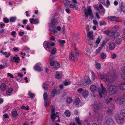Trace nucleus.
<instances>
[{"mask_svg":"<svg viewBox=\"0 0 125 125\" xmlns=\"http://www.w3.org/2000/svg\"><path fill=\"white\" fill-rule=\"evenodd\" d=\"M122 39L120 38H117L116 40V43L118 44H120L122 42Z\"/></svg>","mask_w":125,"mask_h":125,"instance_id":"79ce46f5","label":"nucleus"},{"mask_svg":"<svg viewBox=\"0 0 125 125\" xmlns=\"http://www.w3.org/2000/svg\"><path fill=\"white\" fill-rule=\"evenodd\" d=\"M105 123L108 125H113L114 122L113 120L110 118H108L105 121Z\"/></svg>","mask_w":125,"mask_h":125,"instance_id":"dca6fc26","label":"nucleus"},{"mask_svg":"<svg viewBox=\"0 0 125 125\" xmlns=\"http://www.w3.org/2000/svg\"><path fill=\"white\" fill-rule=\"evenodd\" d=\"M56 93L57 90L55 89H54L52 91L50 95L51 97L52 98H53L54 97L56 94Z\"/></svg>","mask_w":125,"mask_h":125,"instance_id":"393cba45","label":"nucleus"},{"mask_svg":"<svg viewBox=\"0 0 125 125\" xmlns=\"http://www.w3.org/2000/svg\"><path fill=\"white\" fill-rule=\"evenodd\" d=\"M65 115L67 116H69L71 115L70 112L68 110H66L64 112Z\"/></svg>","mask_w":125,"mask_h":125,"instance_id":"58836bf2","label":"nucleus"},{"mask_svg":"<svg viewBox=\"0 0 125 125\" xmlns=\"http://www.w3.org/2000/svg\"><path fill=\"white\" fill-rule=\"evenodd\" d=\"M93 32L92 31H88L87 32V36L90 39H93Z\"/></svg>","mask_w":125,"mask_h":125,"instance_id":"cd10ccee","label":"nucleus"},{"mask_svg":"<svg viewBox=\"0 0 125 125\" xmlns=\"http://www.w3.org/2000/svg\"><path fill=\"white\" fill-rule=\"evenodd\" d=\"M50 108L51 109L52 114L51 115V119L54 120L56 117H57L58 116V115L57 114H58V113L56 112L55 113V110L53 106H51Z\"/></svg>","mask_w":125,"mask_h":125,"instance_id":"20e7f679","label":"nucleus"},{"mask_svg":"<svg viewBox=\"0 0 125 125\" xmlns=\"http://www.w3.org/2000/svg\"><path fill=\"white\" fill-rule=\"evenodd\" d=\"M69 57L70 60L71 61H74L75 57L74 55L72 53H71L70 54Z\"/></svg>","mask_w":125,"mask_h":125,"instance_id":"c85d7f7f","label":"nucleus"},{"mask_svg":"<svg viewBox=\"0 0 125 125\" xmlns=\"http://www.w3.org/2000/svg\"><path fill=\"white\" fill-rule=\"evenodd\" d=\"M28 94L31 98H33L35 96L34 94L32 93L30 91L29 92Z\"/></svg>","mask_w":125,"mask_h":125,"instance_id":"c03bdc74","label":"nucleus"},{"mask_svg":"<svg viewBox=\"0 0 125 125\" xmlns=\"http://www.w3.org/2000/svg\"><path fill=\"white\" fill-rule=\"evenodd\" d=\"M105 7L108 8L109 6L110 5V2L109 0H107L106 3H105V5H104Z\"/></svg>","mask_w":125,"mask_h":125,"instance_id":"09e8293b","label":"nucleus"},{"mask_svg":"<svg viewBox=\"0 0 125 125\" xmlns=\"http://www.w3.org/2000/svg\"><path fill=\"white\" fill-rule=\"evenodd\" d=\"M83 91V89L81 88L78 89L77 90V91L78 93H81Z\"/></svg>","mask_w":125,"mask_h":125,"instance_id":"774afa93","label":"nucleus"},{"mask_svg":"<svg viewBox=\"0 0 125 125\" xmlns=\"http://www.w3.org/2000/svg\"><path fill=\"white\" fill-rule=\"evenodd\" d=\"M85 16L87 17L88 15H90L92 13L91 7L89 6L84 10Z\"/></svg>","mask_w":125,"mask_h":125,"instance_id":"9b49d317","label":"nucleus"},{"mask_svg":"<svg viewBox=\"0 0 125 125\" xmlns=\"http://www.w3.org/2000/svg\"><path fill=\"white\" fill-rule=\"evenodd\" d=\"M118 18V17L113 16H110L108 17L107 19L108 20L111 21H114L117 20Z\"/></svg>","mask_w":125,"mask_h":125,"instance_id":"f3484780","label":"nucleus"},{"mask_svg":"<svg viewBox=\"0 0 125 125\" xmlns=\"http://www.w3.org/2000/svg\"><path fill=\"white\" fill-rule=\"evenodd\" d=\"M30 49L28 47H25L24 49V50L26 52H30Z\"/></svg>","mask_w":125,"mask_h":125,"instance_id":"bf43d9fd","label":"nucleus"},{"mask_svg":"<svg viewBox=\"0 0 125 125\" xmlns=\"http://www.w3.org/2000/svg\"><path fill=\"white\" fill-rule=\"evenodd\" d=\"M115 118L116 120V122L117 124L121 125L123 124V118L120 117L118 115H116Z\"/></svg>","mask_w":125,"mask_h":125,"instance_id":"0eeeda50","label":"nucleus"},{"mask_svg":"<svg viewBox=\"0 0 125 125\" xmlns=\"http://www.w3.org/2000/svg\"><path fill=\"white\" fill-rule=\"evenodd\" d=\"M91 82L90 78L87 76H86L84 79H82L81 82V84L82 85H87Z\"/></svg>","mask_w":125,"mask_h":125,"instance_id":"7ed1b4c3","label":"nucleus"},{"mask_svg":"<svg viewBox=\"0 0 125 125\" xmlns=\"http://www.w3.org/2000/svg\"><path fill=\"white\" fill-rule=\"evenodd\" d=\"M122 70L123 73L121 76L122 78L125 79V66L123 67L122 68Z\"/></svg>","mask_w":125,"mask_h":125,"instance_id":"a878e982","label":"nucleus"},{"mask_svg":"<svg viewBox=\"0 0 125 125\" xmlns=\"http://www.w3.org/2000/svg\"><path fill=\"white\" fill-rule=\"evenodd\" d=\"M99 8L101 9H102V12L104 13L105 12V10L103 8V7L102 5L101 4H100L99 5Z\"/></svg>","mask_w":125,"mask_h":125,"instance_id":"603ef678","label":"nucleus"},{"mask_svg":"<svg viewBox=\"0 0 125 125\" xmlns=\"http://www.w3.org/2000/svg\"><path fill=\"white\" fill-rule=\"evenodd\" d=\"M34 22L36 24H38L39 23V21L38 19H34V18H32L30 20V22L31 24H34L33 22Z\"/></svg>","mask_w":125,"mask_h":125,"instance_id":"4be33fe9","label":"nucleus"},{"mask_svg":"<svg viewBox=\"0 0 125 125\" xmlns=\"http://www.w3.org/2000/svg\"><path fill=\"white\" fill-rule=\"evenodd\" d=\"M99 117L98 119V123H100L102 120V116L101 115H99Z\"/></svg>","mask_w":125,"mask_h":125,"instance_id":"e2e57ef3","label":"nucleus"},{"mask_svg":"<svg viewBox=\"0 0 125 125\" xmlns=\"http://www.w3.org/2000/svg\"><path fill=\"white\" fill-rule=\"evenodd\" d=\"M91 72L92 75V79L93 80H94L95 78V74L93 71H91Z\"/></svg>","mask_w":125,"mask_h":125,"instance_id":"8fccbe9b","label":"nucleus"},{"mask_svg":"<svg viewBox=\"0 0 125 125\" xmlns=\"http://www.w3.org/2000/svg\"><path fill=\"white\" fill-rule=\"evenodd\" d=\"M100 36H98V38L96 39V43L97 44L99 43L100 42L101 40L100 38Z\"/></svg>","mask_w":125,"mask_h":125,"instance_id":"052dcab7","label":"nucleus"},{"mask_svg":"<svg viewBox=\"0 0 125 125\" xmlns=\"http://www.w3.org/2000/svg\"><path fill=\"white\" fill-rule=\"evenodd\" d=\"M113 70L110 71L108 72L107 75H102L100 76V79L103 80L104 82H107L108 83H111L115 79V75Z\"/></svg>","mask_w":125,"mask_h":125,"instance_id":"f257e3e1","label":"nucleus"},{"mask_svg":"<svg viewBox=\"0 0 125 125\" xmlns=\"http://www.w3.org/2000/svg\"><path fill=\"white\" fill-rule=\"evenodd\" d=\"M66 101L68 103H70L72 102V100L71 98H67Z\"/></svg>","mask_w":125,"mask_h":125,"instance_id":"680f3d73","label":"nucleus"},{"mask_svg":"<svg viewBox=\"0 0 125 125\" xmlns=\"http://www.w3.org/2000/svg\"><path fill=\"white\" fill-rule=\"evenodd\" d=\"M63 2L65 7H67L70 3V1L68 0H64Z\"/></svg>","mask_w":125,"mask_h":125,"instance_id":"72a5a7b5","label":"nucleus"},{"mask_svg":"<svg viewBox=\"0 0 125 125\" xmlns=\"http://www.w3.org/2000/svg\"><path fill=\"white\" fill-rule=\"evenodd\" d=\"M3 21L5 23H7L9 22V20L7 18L5 17L3 19Z\"/></svg>","mask_w":125,"mask_h":125,"instance_id":"13d9d810","label":"nucleus"},{"mask_svg":"<svg viewBox=\"0 0 125 125\" xmlns=\"http://www.w3.org/2000/svg\"><path fill=\"white\" fill-rule=\"evenodd\" d=\"M113 100V99L112 98H108L106 100L107 103L108 104V106L109 107V108L107 111V112L110 115H111L112 114V110H113V107L112 106H110L111 105L110 104H109L110 102H109V101H112Z\"/></svg>","mask_w":125,"mask_h":125,"instance_id":"6e6552de","label":"nucleus"},{"mask_svg":"<svg viewBox=\"0 0 125 125\" xmlns=\"http://www.w3.org/2000/svg\"><path fill=\"white\" fill-rule=\"evenodd\" d=\"M13 90L12 88H10L7 89L6 91V93L8 95H10L12 94V92Z\"/></svg>","mask_w":125,"mask_h":125,"instance_id":"a211bd4d","label":"nucleus"},{"mask_svg":"<svg viewBox=\"0 0 125 125\" xmlns=\"http://www.w3.org/2000/svg\"><path fill=\"white\" fill-rule=\"evenodd\" d=\"M120 114L123 116L125 117V110L124 109L121 110V111Z\"/></svg>","mask_w":125,"mask_h":125,"instance_id":"de8ad7c7","label":"nucleus"},{"mask_svg":"<svg viewBox=\"0 0 125 125\" xmlns=\"http://www.w3.org/2000/svg\"><path fill=\"white\" fill-rule=\"evenodd\" d=\"M61 30V28L60 27L58 26L56 27H55L52 29L51 31L54 33L55 34H56V35H59L60 33L58 32V31H60Z\"/></svg>","mask_w":125,"mask_h":125,"instance_id":"ddd939ff","label":"nucleus"},{"mask_svg":"<svg viewBox=\"0 0 125 125\" xmlns=\"http://www.w3.org/2000/svg\"><path fill=\"white\" fill-rule=\"evenodd\" d=\"M99 24L100 26H102L105 25L106 24V23L105 21L102 20L100 21Z\"/></svg>","mask_w":125,"mask_h":125,"instance_id":"5fc2aeb1","label":"nucleus"},{"mask_svg":"<svg viewBox=\"0 0 125 125\" xmlns=\"http://www.w3.org/2000/svg\"><path fill=\"white\" fill-rule=\"evenodd\" d=\"M69 7L72 8H75L76 10L78 9V7L76 6L73 3L70 4L69 5Z\"/></svg>","mask_w":125,"mask_h":125,"instance_id":"4c0bfd02","label":"nucleus"},{"mask_svg":"<svg viewBox=\"0 0 125 125\" xmlns=\"http://www.w3.org/2000/svg\"><path fill=\"white\" fill-rule=\"evenodd\" d=\"M88 91L87 90H86L83 92L82 94V95L83 97L86 98L88 96Z\"/></svg>","mask_w":125,"mask_h":125,"instance_id":"7c9ffc66","label":"nucleus"},{"mask_svg":"<svg viewBox=\"0 0 125 125\" xmlns=\"http://www.w3.org/2000/svg\"><path fill=\"white\" fill-rule=\"evenodd\" d=\"M101 89L99 90V92L100 97L102 98L103 96L106 94L107 91L105 88L103 87V85L102 84H101Z\"/></svg>","mask_w":125,"mask_h":125,"instance_id":"39448f33","label":"nucleus"},{"mask_svg":"<svg viewBox=\"0 0 125 125\" xmlns=\"http://www.w3.org/2000/svg\"><path fill=\"white\" fill-rule=\"evenodd\" d=\"M56 48L55 47H53L52 50H51L50 52H51V54L52 55H54L56 53Z\"/></svg>","mask_w":125,"mask_h":125,"instance_id":"2f4dec72","label":"nucleus"},{"mask_svg":"<svg viewBox=\"0 0 125 125\" xmlns=\"http://www.w3.org/2000/svg\"><path fill=\"white\" fill-rule=\"evenodd\" d=\"M75 121L79 125H81V123L80 121V119L79 117H76L75 119Z\"/></svg>","mask_w":125,"mask_h":125,"instance_id":"49530a36","label":"nucleus"},{"mask_svg":"<svg viewBox=\"0 0 125 125\" xmlns=\"http://www.w3.org/2000/svg\"><path fill=\"white\" fill-rule=\"evenodd\" d=\"M74 103L77 106L79 107L82 105V103L81 102L79 99L78 97L75 98Z\"/></svg>","mask_w":125,"mask_h":125,"instance_id":"4468645a","label":"nucleus"},{"mask_svg":"<svg viewBox=\"0 0 125 125\" xmlns=\"http://www.w3.org/2000/svg\"><path fill=\"white\" fill-rule=\"evenodd\" d=\"M95 66L96 68L100 69L101 68V65L99 63H96L95 64Z\"/></svg>","mask_w":125,"mask_h":125,"instance_id":"a18cd8bd","label":"nucleus"},{"mask_svg":"<svg viewBox=\"0 0 125 125\" xmlns=\"http://www.w3.org/2000/svg\"><path fill=\"white\" fill-rule=\"evenodd\" d=\"M71 83V82L70 81L68 80V81H66L64 82V84L65 86H66L70 85Z\"/></svg>","mask_w":125,"mask_h":125,"instance_id":"a19ab883","label":"nucleus"},{"mask_svg":"<svg viewBox=\"0 0 125 125\" xmlns=\"http://www.w3.org/2000/svg\"><path fill=\"white\" fill-rule=\"evenodd\" d=\"M43 96L44 100H46L47 97V93L46 92H45L43 94Z\"/></svg>","mask_w":125,"mask_h":125,"instance_id":"6e6d98bb","label":"nucleus"},{"mask_svg":"<svg viewBox=\"0 0 125 125\" xmlns=\"http://www.w3.org/2000/svg\"><path fill=\"white\" fill-rule=\"evenodd\" d=\"M55 43L54 42H50L48 41H45L43 43V46L47 51L50 52L52 47L54 46Z\"/></svg>","mask_w":125,"mask_h":125,"instance_id":"f03ea898","label":"nucleus"},{"mask_svg":"<svg viewBox=\"0 0 125 125\" xmlns=\"http://www.w3.org/2000/svg\"><path fill=\"white\" fill-rule=\"evenodd\" d=\"M109 49L111 50H113L115 48V44L113 42H111L109 44Z\"/></svg>","mask_w":125,"mask_h":125,"instance_id":"6ab92c4d","label":"nucleus"},{"mask_svg":"<svg viewBox=\"0 0 125 125\" xmlns=\"http://www.w3.org/2000/svg\"><path fill=\"white\" fill-rule=\"evenodd\" d=\"M101 58L102 59H105L107 56L106 54L105 53L102 52L101 53L100 55Z\"/></svg>","mask_w":125,"mask_h":125,"instance_id":"c9c22d12","label":"nucleus"},{"mask_svg":"<svg viewBox=\"0 0 125 125\" xmlns=\"http://www.w3.org/2000/svg\"><path fill=\"white\" fill-rule=\"evenodd\" d=\"M50 64L51 66H53L54 69L56 70L60 66V64L57 62L54 61L53 60L50 61Z\"/></svg>","mask_w":125,"mask_h":125,"instance_id":"1a4fd4ad","label":"nucleus"},{"mask_svg":"<svg viewBox=\"0 0 125 125\" xmlns=\"http://www.w3.org/2000/svg\"><path fill=\"white\" fill-rule=\"evenodd\" d=\"M29 107L27 105L26 107L24 105L22 106L21 107V109L23 110H29Z\"/></svg>","mask_w":125,"mask_h":125,"instance_id":"3c124183","label":"nucleus"},{"mask_svg":"<svg viewBox=\"0 0 125 125\" xmlns=\"http://www.w3.org/2000/svg\"><path fill=\"white\" fill-rule=\"evenodd\" d=\"M58 42L60 44L61 46H63V45L65 43V41L64 40H62L61 39L59 40L58 41Z\"/></svg>","mask_w":125,"mask_h":125,"instance_id":"e433bc0d","label":"nucleus"},{"mask_svg":"<svg viewBox=\"0 0 125 125\" xmlns=\"http://www.w3.org/2000/svg\"><path fill=\"white\" fill-rule=\"evenodd\" d=\"M17 18L16 17H12L10 18V21L11 22H14L16 20Z\"/></svg>","mask_w":125,"mask_h":125,"instance_id":"37998d69","label":"nucleus"},{"mask_svg":"<svg viewBox=\"0 0 125 125\" xmlns=\"http://www.w3.org/2000/svg\"><path fill=\"white\" fill-rule=\"evenodd\" d=\"M16 33V32L15 31H13L11 32V35L13 36L14 37H16L15 34Z\"/></svg>","mask_w":125,"mask_h":125,"instance_id":"69168bd1","label":"nucleus"},{"mask_svg":"<svg viewBox=\"0 0 125 125\" xmlns=\"http://www.w3.org/2000/svg\"><path fill=\"white\" fill-rule=\"evenodd\" d=\"M120 88L122 90H124L125 89V83H122L121 85Z\"/></svg>","mask_w":125,"mask_h":125,"instance_id":"ea45409f","label":"nucleus"},{"mask_svg":"<svg viewBox=\"0 0 125 125\" xmlns=\"http://www.w3.org/2000/svg\"><path fill=\"white\" fill-rule=\"evenodd\" d=\"M114 101L117 103H119L121 105H123L125 104V100L123 98H118L117 97H115Z\"/></svg>","mask_w":125,"mask_h":125,"instance_id":"423d86ee","label":"nucleus"},{"mask_svg":"<svg viewBox=\"0 0 125 125\" xmlns=\"http://www.w3.org/2000/svg\"><path fill=\"white\" fill-rule=\"evenodd\" d=\"M56 20L55 19H53L51 23L49 24V26L50 28H52L54 27L55 24L56 23Z\"/></svg>","mask_w":125,"mask_h":125,"instance_id":"aec40b11","label":"nucleus"},{"mask_svg":"<svg viewBox=\"0 0 125 125\" xmlns=\"http://www.w3.org/2000/svg\"><path fill=\"white\" fill-rule=\"evenodd\" d=\"M11 115L12 116L14 117H16L18 116V113L16 111H13L11 112Z\"/></svg>","mask_w":125,"mask_h":125,"instance_id":"473e14b6","label":"nucleus"},{"mask_svg":"<svg viewBox=\"0 0 125 125\" xmlns=\"http://www.w3.org/2000/svg\"><path fill=\"white\" fill-rule=\"evenodd\" d=\"M99 107L97 105H95L94 108V112L95 113L97 111L99 110Z\"/></svg>","mask_w":125,"mask_h":125,"instance_id":"864d4df0","label":"nucleus"},{"mask_svg":"<svg viewBox=\"0 0 125 125\" xmlns=\"http://www.w3.org/2000/svg\"><path fill=\"white\" fill-rule=\"evenodd\" d=\"M34 69L36 71H41L43 69L42 68L41 66V65L40 63H37L34 66Z\"/></svg>","mask_w":125,"mask_h":125,"instance_id":"f8f14e48","label":"nucleus"},{"mask_svg":"<svg viewBox=\"0 0 125 125\" xmlns=\"http://www.w3.org/2000/svg\"><path fill=\"white\" fill-rule=\"evenodd\" d=\"M6 86L4 83H2L0 85V89L2 91H5L6 88Z\"/></svg>","mask_w":125,"mask_h":125,"instance_id":"5701e85b","label":"nucleus"},{"mask_svg":"<svg viewBox=\"0 0 125 125\" xmlns=\"http://www.w3.org/2000/svg\"><path fill=\"white\" fill-rule=\"evenodd\" d=\"M0 52L2 53L3 55H5V56L7 58H8L11 55L10 53L9 52H3L1 50L0 51Z\"/></svg>","mask_w":125,"mask_h":125,"instance_id":"412c9836","label":"nucleus"},{"mask_svg":"<svg viewBox=\"0 0 125 125\" xmlns=\"http://www.w3.org/2000/svg\"><path fill=\"white\" fill-rule=\"evenodd\" d=\"M22 41L24 42H27L29 40V37L27 35L24 36L22 38Z\"/></svg>","mask_w":125,"mask_h":125,"instance_id":"f704fd0d","label":"nucleus"},{"mask_svg":"<svg viewBox=\"0 0 125 125\" xmlns=\"http://www.w3.org/2000/svg\"><path fill=\"white\" fill-rule=\"evenodd\" d=\"M121 9L123 12L125 14V6L122 5L121 7Z\"/></svg>","mask_w":125,"mask_h":125,"instance_id":"4d7b16f0","label":"nucleus"},{"mask_svg":"<svg viewBox=\"0 0 125 125\" xmlns=\"http://www.w3.org/2000/svg\"><path fill=\"white\" fill-rule=\"evenodd\" d=\"M7 77H9L11 78H13L14 77V76L13 75L11 74L8 73L7 74Z\"/></svg>","mask_w":125,"mask_h":125,"instance_id":"0e129e2a","label":"nucleus"},{"mask_svg":"<svg viewBox=\"0 0 125 125\" xmlns=\"http://www.w3.org/2000/svg\"><path fill=\"white\" fill-rule=\"evenodd\" d=\"M49 86L48 82L44 83L43 84L42 87L44 89L47 90Z\"/></svg>","mask_w":125,"mask_h":125,"instance_id":"bb28decb","label":"nucleus"},{"mask_svg":"<svg viewBox=\"0 0 125 125\" xmlns=\"http://www.w3.org/2000/svg\"><path fill=\"white\" fill-rule=\"evenodd\" d=\"M63 75L61 73H59L58 72H57L56 73L55 78L57 79H59L61 78Z\"/></svg>","mask_w":125,"mask_h":125,"instance_id":"b1692460","label":"nucleus"},{"mask_svg":"<svg viewBox=\"0 0 125 125\" xmlns=\"http://www.w3.org/2000/svg\"><path fill=\"white\" fill-rule=\"evenodd\" d=\"M90 89L92 92L93 93L96 90V88L95 86L92 85L90 86Z\"/></svg>","mask_w":125,"mask_h":125,"instance_id":"c756f323","label":"nucleus"},{"mask_svg":"<svg viewBox=\"0 0 125 125\" xmlns=\"http://www.w3.org/2000/svg\"><path fill=\"white\" fill-rule=\"evenodd\" d=\"M44 105L46 107H47L49 105V104L47 102V101L46 100H44Z\"/></svg>","mask_w":125,"mask_h":125,"instance_id":"338daca9","label":"nucleus"},{"mask_svg":"<svg viewBox=\"0 0 125 125\" xmlns=\"http://www.w3.org/2000/svg\"><path fill=\"white\" fill-rule=\"evenodd\" d=\"M17 57L14 56L11 57L10 59V61L12 62H15L16 63H18L20 62V59L18 57V55H16Z\"/></svg>","mask_w":125,"mask_h":125,"instance_id":"2eb2a0df","label":"nucleus"},{"mask_svg":"<svg viewBox=\"0 0 125 125\" xmlns=\"http://www.w3.org/2000/svg\"><path fill=\"white\" fill-rule=\"evenodd\" d=\"M116 90V86L112 85L110 86L108 90L109 93L111 94H115Z\"/></svg>","mask_w":125,"mask_h":125,"instance_id":"9d476101","label":"nucleus"}]
</instances>
